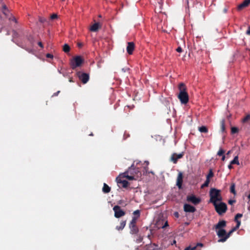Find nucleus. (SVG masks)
I'll return each instance as SVG.
<instances>
[{"mask_svg": "<svg viewBox=\"0 0 250 250\" xmlns=\"http://www.w3.org/2000/svg\"><path fill=\"white\" fill-rule=\"evenodd\" d=\"M234 221L236 222V226L239 228L241 225V221L239 220H234Z\"/></svg>", "mask_w": 250, "mask_h": 250, "instance_id": "obj_37", "label": "nucleus"}, {"mask_svg": "<svg viewBox=\"0 0 250 250\" xmlns=\"http://www.w3.org/2000/svg\"><path fill=\"white\" fill-rule=\"evenodd\" d=\"M12 20L13 21H15L16 22H17V20H16V19L14 17L13 18Z\"/></svg>", "mask_w": 250, "mask_h": 250, "instance_id": "obj_51", "label": "nucleus"}, {"mask_svg": "<svg viewBox=\"0 0 250 250\" xmlns=\"http://www.w3.org/2000/svg\"><path fill=\"white\" fill-rule=\"evenodd\" d=\"M89 135L90 136H93V133H91Z\"/></svg>", "mask_w": 250, "mask_h": 250, "instance_id": "obj_52", "label": "nucleus"}, {"mask_svg": "<svg viewBox=\"0 0 250 250\" xmlns=\"http://www.w3.org/2000/svg\"><path fill=\"white\" fill-rule=\"evenodd\" d=\"M58 18V15L57 14H53L50 16V19L52 20L56 19Z\"/></svg>", "mask_w": 250, "mask_h": 250, "instance_id": "obj_34", "label": "nucleus"}, {"mask_svg": "<svg viewBox=\"0 0 250 250\" xmlns=\"http://www.w3.org/2000/svg\"><path fill=\"white\" fill-rule=\"evenodd\" d=\"M209 202L212 204L221 202L222 200V197L221 194V190L215 188L210 189L209 193Z\"/></svg>", "mask_w": 250, "mask_h": 250, "instance_id": "obj_3", "label": "nucleus"}, {"mask_svg": "<svg viewBox=\"0 0 250 250\" xmlns=\"http://www.w3.org/2000/svg\"><path fill=\"white\" fill-rule=\"evenodd\" d=\"M246 34L248 35H250V26L248 27V29L246 31Z\"/></svg>", "mask_w": 250, "mask_h": 250, "instance_id": "obj_41", "label": "nucleus"}, {"mask_svg": "<svg viewBox=\"0 0 250 250\" xmlns=\"http://www.w3.org/2000/svg\"><path fill=\"white\" fill-rule=\"evenodd\" d=\"M146 250H161V249L158 245L155 244H151L147 247Z\"/></svg>", "mask_w": 250, "mask_h": 250, "instance_id": "obj_17", "label": "nucleus"}, {"mask_svg": "<svg viewBox=\"0 0 250 250\" xmlns=\"http://www.w3.org/2000/svg\"><path fill=\"white\" fill-rule=\"evenodd\" d=\"M113 209L114 211V216L116 218H119L124 216L125 214V212L118 205L115 206Z\"/></svg>", "mask_w": 250, "mask_h": 250, "instance_id": "obj_8", "label": "nucleus"}, {"mask_svg": "<svg viewBox=\"0 0 250 250\" xmlns=\"http://www.w3.org/2000/svg\"><path fill=\"white\" fill-rule=\"evenodd\" d=\"M215 209L219 215H222L225 213L227 210V206L226 203L222 201L217 202L213 204Z\"/></svg>", "mask_w": 250, "mask_h": 250, "instance_id": "obj_4", "label": "nucleus"}, {"mask_svg": "<svg viewBox=\"0 0 250 250\" xmlns=\"http://www.w3.org/2000/svg\"><path fill=\"white\" fill-rule=\"evenodd\" d=\"M238 229H239L238 228H237L236 226H235V227L233 228L231 230V232H234V231Z\"/></svg>", "mask_w": 250, "mask_h": 250, "instance_id": "obj_44", "label": "nucleus"}, {"mask_svg": "<svg viewBox=\"0 0 250 250\" xmlns=\"http://www.w3.org/2000/svg\"><path fill=\"white\" fill-rule=\"evenodd\" d=\"M137 219H137L136 217H133L132 220L129 224V225H136V222Z\"/></svg>", "mask_w": 250, "mask_h": 250, "instance_id": "obj_31", "label": "nucleus"}, {"mask_svg": "<svg viewBox=\"0 0 250 250\" xmlns=\"http://www.w3.org/2000/svg\"><path fill=\"white\" fill-rule=\"evenodd\" d=\"M233 164H231V163L230 162V164L228 166V168L229 169H231L232 168V165Z\"/></svg>", "mask_w": 250, "mask_h": 250, "instance_id": "obj_46", "label": "nucleus"}, {"mask_svg": "<svg viewBox=\"0 0 250 250\" xmlns=\"http://www.w3.org/2000/svg\"><path fill=\"white\" fill-rule=\"evenodd\" d=\"M38 44L39 46H40L41 48H43V45L42 42H39L38 43Z\"/></svg>", "mask_w": 250, "mask_h": 250, "instance_id": "obj_43", "label": "nucleus"}, {"mask_svg": "<svg viewBox=\"0 0 250 250\" xmlns=\"http://www.w3.org/2000/svg\"><path fill=\"white\" fill-rule=\"evenodd\" d=\"M226 226V222L224 220L219 221L218 223L214 226L216 230L224 229V228Z\"/></svg>", "mask_w": 250, "mask_h": 250, "instance_id": "obj_14", "label": "nucleus"}, {"mask_svg": "<svg viewBox=\"0 0 250 250\" xmlns=\"http://www.w3.org/2000/svg\"><path fill=\"white\" fill-rule=\"evenodd\" d=\"M100 27V24L98 22L95 23L91 25L89 28L90 31L92 32H96Z\"/></svg>", "mask_w": 250, "mask_h": 250, "instance_id": "obj_18", "label": "nucleus"}, {"mask_svg": "<svg viewBox=\"0 0 250 250\" xmlns=\"http://www.w3.org/2000/svg\"><path fill=\"white\" fill-rule=\"evenodd\" d=\"M130 233L131 234H137L139 231L136 225H129Z\"/></svg>", "mask_w": 250, "mask_h": 250, "instance_id": "obj_20", "label": "nucleus"}, {"mask_svg": "<svg viewBox=\"0 0 250 250\" xmlns=\"http://www.w3.org/2000/svg\"><path fill=\"white\" fill-rule=\"evenodd\" d=\"M126 178L129 180H137L142 176V173L139 168H136L134 164L124 172Z\"/></svg>", "mask_w": 250, "mask_h": 250, "instance_id": "obj_1", "label": "nucleus"}, {"mask_svg": "<svg viewBox=\"0 0 250 250\" xmlns=\"http://www.w3.org/2000/svg\"><path fill=\"white\" fill-rule=\"evenodd\" d=\"M250 119V114H248L247 115H246L242 120V123H246V122H247L248 120H249Z\"/></svg>", "mask_w": 250, "mask_h": 250, "instance_id": "obj_29", "label": "nucleus"}, {"mask_svg": "<svg viewBox=\"0 0 250 250\" xmlns=\"http://www.w3.org/2000/svg\"><path fill=\"white\" fill-rule=\"evenodd\" d=\"M225 150L222 148L220 147L219 149V151L217 152V155L219 156H222V161H224L225 160V155H224Z\"/></svg>", "mask_w": 250, "mask_h": 250, "instance_id": "obj_19", "label": "nucleus"}, {"mask_svg": "<svg viewBox=\"0 0 250 250\" xmlns=\"http://www.w3.org/2000/svg\"><path fill=\"white\" fill-rule=\"evenodd\" d=\"M46 57L48 58H51V59H53V55L51 54H50V53H47L46 55Z\"/></svg>", "mask_w": 250, "mask_h": 250, "instance_id": "obj_38", "label": "nucleus"}, {"mask_svg": "<svg viewBox=\"0 0 250 250\" xmlns=\"http://www.w3.org/2000/svg\"><path fill=\"white\" fill-rule=\"evenodd\" d=\"M216 233L219 238V239L218 240V242H224L226 241L222 240L227 236V232L224 229L216 230Z\"/></svg>", "mask_w": 250, "mask_h": 250, "instance_id": "obj_9", "label": "nucleus"}, {"mask_svg": "<svg viewBox=\"0 0 250 250\" xmlns=\"http://www.w3.org/2000/svg\"><path fill=\"white\" fill-rule=\"evenodd\" d=\"M174 214H175V216H176L177 217H178L179 216L178 213L177 212H175Z\"/></svg>", "mask_w": 250, "mask_h": 250, "instance_id": "obj_48", "label": "nucleus"}, {"mask_svg": "<svg viewBox=\"0 0 250 250\" xmlns=\"http://www.w3.org/2000/svg\"><path fill=\"white\" fill-rule=\"evenodd\" d=\"M184 156V152L180 154L173 153L171 156V160L174 164L177 163L178 160L182 158Z\"/></svg>", "mask_w": 250, "mask_h": 250, "instance_id": "obj_13", "label": "nucleus"}, {"mask_svg": "<svg viewBox=\"0 0 250 250\" xmlns=\"http://www.w3.org/2000/svg\"><path fill=\"white\" fill-rule=\"evenodd\" d=\"M83 62V60L80 56H77L73 58L70 62V66L72 69H75L78 67L81 66Z\"/></svg>", "mask_w": 250, "mask_h": 250, "instance_id": "obj_6", "label": "nucleus"}, {"mask_svg": "<svg viewBox=\"0 0 250 250\" xmlns=\"http://www.w3.org/2000/svg\"><path fill=\"white\" fill-rule=\"evenodd\" d=\"M179 93L178 98L182 104H187L189 101V96L187 92V88L185 84L181 83L178 84Z\"/></svg>", "mask_w": 250, "mask_h": 250, "instance_id": "obj_2", "label": "nucleus"}, {"mask_svg": "<svg viewBox=\"0 0 250 250\" xmlns=\"http://www.w3.org/2000/svg\"><path fill=\"white\" fill-rule=\"evenodd\" d=\"M126 224L125 221H123L121 222L120 225L119 226L116 227V229L118 230H122L125 227Z\"/></svg>", "mask_w": 250, "mask_h": 250, "instance_id": "obj_22", "label": "nucleus"}, {"mask_svg": "<svg viewBox=\"0 0 250 250\" xmlns=\"http://www.w3.org/2000/svg\"><path fill=\"white\" fill-rule=\"evenodd\" d=\"M232 232H231V230H230L228 233H227L226 237H225L224 239H222V240L226 241L229 237L230 235Z\"/></svg>", "mask_w": 250, "mask_h": 250, "instance_id": "obj_33", "label": "nucleus"}, {"mask_svg": "<svg viewBox=\"0 0 250 250\" xmlns=\"http://www.w3.org/2000/svg\"><path fill=\"white\" fill-rule=\"evenodd\" d=\"M187 200L188 202H191L194 205L198 204L201 202V199L194 195L188 196Z\"/></svg>", "mask_w": 250, "mask_h": 250, "instance_id": "obj_10", "label": "nucleus"}, {"mask_svg": "<svg viewBox=\"0 0 250 250\" xmlns=\"http://www.w3.org/2000/svg\"><path fill=\"white\" fill-rule=\"evenodd\" d=\"M79 80L83 83L85 84L89 80V74L79 71L77 73Z\"/></svg>", "mask_w": 250, "mask_h": 250, "instance_id": "obj_7", "label": "nucleus"}, {"mask_svg": "<svg viewBox=\"0 0 250 250\" xmlns=\"http://www.w3.org/2000/svg\"><path fill=\"white\" fill-rule=\"evenodd\" d=\"M230 191L231 193H233L234 195L236 194V191H235V184L234 183H232L231 184L230 187Z\"/></svg>", "mask_w": 250, "mask_h": 250, "instance_id": "obj_24", "label": "nucleus"}, {"mask_svg": "<svg viewBox=\"0 0 250 250\" xmlns=\"http://www.w3.org/2000/svg\"><path fill=\"white\" fill-rule=\"evenodd\" d=\"M213 176V173L211 169L209 170V173L208 174L206 177V179L210 180V178H212Z\"/></svg>", "mask_w": 250, "mask_h": 250, "instance_id": "obj_28", "label": "nucleus"}, {"mask_svg": "<svg viewBox=\"0 0 250 250\" xmlns=\"http://www.w3.org/2000/svg\"><path fill=\"white\" fill-rule=\"evenodd\" d=\"M228 202H229V204L233 205L234 203H235V200H229Z\"/></svg>", "mask_w": 250, "mask_h": 250, "instance_id": "obj_40", "label": "nucleus"}, {"mask_svg": "<svg viewBox=\"0 0 250 250\" xmlns=\"http://www.w3.org/2000/svg\"><path fill=\"white\" fill-rule=\"evenodd\" d=\"M209 182H210V180L206 179L205 183L201 186V188H203L205 187H208Z\"/></svg>", "mask_w": 250, "mask_h": 250, "instance_id": "obj_30", "label": "nucleus"}, {"mask_svg": "<svg viewBox=\"0 0 250 250\" xmlns=\"http://www.w3.org/2000/svg\"><path fill=\"white\" fill-rule=\"evenodd\" d=\"M125 175L124 174V172L120 174L117 178H116V182L118 184V185L119 187H122L123 188H126L128 186L129 183L125 179L126 178Z\"/></svg>", "mask_w": 250, "mask_h": 250, "instance_id": "obj_5", "label": "nucleus"}, {"mask_svg": "<svg viewBox=\"0 0 250 250\" xmlns=\"http://www.w3.org/2000/svg\"><path fill=\"white\" fill-rule=\"evenodd\" d=\"M231 164H236L237 165H239L240 163L238 160V156H235L234 159L230 162Z\"/></svg>", "mask_w": 250, "mask_h": 250, "instance_id": "obj_23", "label": "nucleus"}, {"mask_svg": "<svg viewBox=\"0 0 250 250\" xmlns=\"http://www.w3.org/2000/svg\"><path fill=\"white\" fill-rule=\"evenodd\" d=\"M110 188L105 183H104L103 188V191L105 193H108L110 191Z\"/></svg>", "mask_w": 250, "mask_h": 250, "instance_id": "obj_21", "label": "nucleus"}, {"mask_svg": "<svg viewBox=\"0 0 250 250\" xmlns=\"http://www.w3.org/2000/svg\"><path fill=\"white\" fill-rule=\"evenodd\" d=\"M184 210L187 212H194L196 208L188 204H185L184 206Z\"/></svg>", "mask_w": 250, "mask_h": 250, "instance_id": "obj_12", "label": "nucleus"}, {"mask_svg": "<svg viewBox=\"0 0 250 250\" xmlns=\"http://www.w3.org/2000/svg\"><path fill=\"white\" fill-rule=\"evenodd\" d=\"M133 217H136L138 219L140 216V211L139 210H136L133 212Z\"/></svg>", "mask_w": 250, "mask_h": 250, "instance_id": "obj_27", "label": "nucleus"}, {"mask_svg": "<svg viewBox=\"0 0 250 250\" xmlns=\"http://www.w3.org/2000/svg\"><path fill=\"white\" fill-rule=\"evenodd\" d=\"M143 238L141 236H139L138 238L136 239V242L137 243H140L143 241Z\"/></svg>", "mask_w": 250, "mask_h": 250, "instance_id": "obj_36", "label": "nucleus"}, {"mask_svg": "<svg viewBox=\"0 0 250 250\" xmlns=\"http://www.w3.org/2000/svg\"><path fill=\"white\" fill-rule=\"evenodd\" d=\"M70 47L67 44H65L63 46V51L65 53H68L70 51Z\"/></svg>", "mask_w": 250, "mask_h": 250, "instance_id": "obj_26", "label": "nucleus"}, {"mask_svg": "<svg viewBox=\"0 0 250 250\" xmlns=\"http://www.w3.org/2000/svg\"><path fill=\"white\" fill-rule=\"evenodd\" d=\"M243 216V214L241 213H237L235 216L234 220H239V218H240Z\"/></svg>", "mask_w": 250, "mask_h": 250, "instance_id": "obj_35", "label": "nucleus"}, {"mask_svg": "<svg viewBox=\"0 0 250 250\" xmlns=\"http://www.w3.org/2000/svg\"><path fill=\"white\" fill-rule=\"evenodd\" d=\"M62 1H64L65 0H61Z\"/></svg>", "mask_w": 250, "mask_h": 250, "instance_id": "obj_55", "label": "nucleus"}, {"mask_svg": "<svg viewBox=\"0 0 250 250\" xmlns=\"http://www.w3.org/2000/svg\"><path fill=\"white\" fill-rule=\"evenodd\" d=\"M238 132V129L236 127H232L231 128V132L232 134L236 133Z\"/></svg>", "mask_w": 250, "mask_h": 250, "instance_id": "obj_32", "label": "nucleus"}, {"mask_svg": "<svg viewBox=\"0 0 250 250\" xmlns=\"http://www.w3.org/2000/svg\"><path fill=\"white\" fill-rule=\"evenodd\" d=\"M176 51L179 53H181L183 51V49L180 46H179L176 49Z\"/></svg>", "mask_w": 250, "mask_h": 250, "instance_id": "obj_39", "label": "nucleus"}, {"mask_svg": "<svg viewBox=\"0 0 250 250\" xmlns=\"http://www.w3.org/2000/svg\"><path fill=\"white\" fill-rule=\"evenodd\" d=\"M168 226V222H167V221H166V222L165 223L164 225V226H163L162 227V228H166V227H167Z\"/></svg>", "mask_w": 250, "mask_h": 250, "instance_id": "obj_42", "label": "nucleus"}, {"mask_svg": "<svg viewBox=\"0 0 250 250\" xmlns=\"http://www.w3.org/2000/svg\"><path fill=\"white\" fill-rule=\"evenodd\" d=\"M230 152V151H229L228 152H227V154H229Z\"/></svg>", "mask_w": 250, "mask_h": 250, "instance_id": "obj_53", "label": "nucleus"}, {"mask_svg": "<svg viewBox=\"0 0 250 250\" xmlns=\"http://www.w3.org/2000/svg\"><path fill=\"white\" fill-rule=\"evenodd\" d=\"M199 130L200 132L203 133H207L208 132V129L205 126H201L199 127Z\"/></svg>", "mask_w": 250, "mask_h": 250, "instance_id": "obj_25", "label": "nucleus"}, {"mask_svg": "<svg viewBox=\"0 0 250 250\" xmlns=\"http://www.w3.org/2000/svg\"><path fill=\"white\" fill-rule=\"evenodd\" d=\"M146 163L147 165H148V162L147 161V162H146Z\"/></svg>", "mask_w": 250, "mask_h": 250, "instance_id": "obj_54", "label": "nucleus"}, {"mask_svg": "<svg viewBox=\"0 0 250 250\" xmlns=\"http://www.w3.org/2000/svg\"><path fill=\"white\" fill-rule=\"evenodd\" d=\"M135 48V44L133 42H128L126 47V51L129 55H132Z\"/></svg>", "mask_w": 250, "mask_h": 250, "instance_id": "obj_11", "label": "nucleus"}, {"mask_svg": "<svg viewBox=\"0 0 250 250\" xmlns=\"http://www.w3.org/2000/svg\"><path fill=\"white\" fill-rule=\"evenodd\" d=\"M6 8H6V5H3V9L4 10H5V9H6Z\"/></svg>", "mask_w": 250, "mask_h": 250, "instance_id": "obj_50", "label": "nucleus"}, {"mask_svg": "<svg viewBox=\"0 0 250 250\" xmlns=\"http://www.w3.org/2000/svg\"><path fill=\"white\" fill-rule=\"evenodd\" d=\"M250 4V0H245L238 6V9L240 10L247 7Z\"/></svg>", "mask_w": 250, "mask_h": 250, "instance_id": "obj_16", "label": "nucleus"}, {"mask_svg": "<svg viewBox=\"0 0 250 250\" xmlns=\"http://www.w3.org/2000/svg\"><path fill=\"white\" fill-rule=\"evenodd\" d=\"M183 183V174L182 172H180L178 173V177L177 178V183L176 185L179 188H181L182 187Z\"/></svg>", "mask_w": 250, "mask_h": 250, "instance_id": "obj_15", "label": "nucleus"}, {"mask_svg": "<svg viewBox=\"0 0 250 250\" xmlns=\"http://www.w3.org/2000/svg\"><path fill=\"white\" fill-rule=\"evenodd\" d=\"M60 93V91H57V92L54 93L52 96H58V94Z\"/></svg>", "mask_w": 250, "mask_h": 250, "instance_id": "obj_45", "label": "nucleus"}, {"mask_svg": "<svg viewBox=\"0 0 250 250\" xmlns=\"http://www.w3.org/2000/svg\"><path fill=\"white\" fill-rule=\"evenodd\" d=\"M176 243V241L175 240L173 241V242L171 243L172 245L175 244Z\"/></svg>", "mask_w": 250, "mask_h": 250, "instance_id": "obj_49", "label": "nucleus"}, {"mask_svg": "<svg viewBox=\"0 0 250 250\" xmlns=\"http://www.w3.org/2000/svg\"><path fill=\"white\" fill-rule=\"evenodd\" d=\"M40 21L41 22H43L44 20L42 18H40Z\"/></svg>", "mask_w": 250, "mask_h": 250, "instance_id": "obj_47", "label": "nucleus"}]
</instances>
